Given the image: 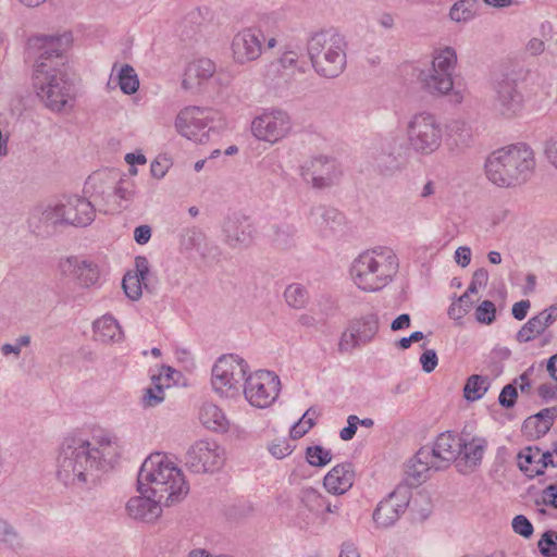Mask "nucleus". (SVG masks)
I'll use <instances>...</instances> for the list:
<instances>
[{
	"mask_svg": "<svg viewBox=\"0 0 557 557\" xmlns=\"http://www.w3.org/2000/svg\"><path fill=\"white\" fill-rule=\"evenodd\" d=\"M119 456L115 438L107 433L66 437L57 458V479L75 491L91 488L99 480V472Z\"/></svg>",
	"mask_w": 557,
	"mask_h": 557,
	"instance_id": "f257e3e1",
	"label": "nucleus"
},
{
	"mask_svg": "<svg viewBox=\"0 0 557 557\" xmlns=\"http://www.w3.org/2000/svg\"><path fill=\"white\" fill-rule=\"evenodd\" d=\"M40 53L33 72L37 96L52 112L73 108L75 91L65 66L64 53L72 42L71 34L36 38Z\"/></svg>",
	"mask_w": 557,
	"mask_h": 557,
	"instance_id": "f03ea898",
	"label": "nucleus"
},
{
	"mask_svg": "<svg viewBox=\"0 0 557 557\" xmlns=\"http://www.w3.org/2000/svg\"><path fill=\"white\" fill-rule=\"evenodd\" d=\"M137 483L145 485L165 506L182 500L189 492L182 470L161 453L151 454L141 465Z\"/></svg>",
	"mask_w": 557,
	"mask_h": 557,
	"instance_id": "7ed1b4c3",
	"label": "nucleus"
},
{
	"mask_svg": "<svg viewBox=\"0 0 557 557\" xmlns=\"http://www.w3.org/2000/svg\"><path fill=\"white\" fill-rule=\"evenodd\" d=\"M534 168V152L522 143L499 148L485 161L487 178L499 187H515L527 182Z\"/></svg>",
	"mask_w": 557,
	"mask_h": 557,
	"instance_id": "20e7f679",
	"label": "nucleus"
},
{
	"mask_svg": "<svg viewBox=\"0 0 557 557\" xmlns=\"http://www.w3.org/2000/svg\"><path fill=\"white\" fill-rule=\"evenodd\" d=\"M399 262L387 247H375L361 252L351 263L350 275L363 292H377L388 285L397 274Z\"/></svg>",
	"mask_w": 557,
	"mask_h": 557,
	"instance_id": "39448f33",
	"label": "nucleus"
},
{
	"mask_svg": "<svg viewBox=\"0 0 557 557\" xmlns=\"http://www.w3.org/2000/svg\"><path fill=\"white\" fill-rule=\"evenodd\" d=\"M345 37L335 29L314 33L307 41V53L319 76L335 78L346 67Z\"/></svg>",
	"mask_w": 557,
	"mask_h": 557,
	"instance_id": "423d86ee",
	"label": "nucleus"
},
{
	"mask_svg": "<svg viewBox=\"0 0 557 557\" xmlns=\"http://www.w3.org/2000/svg\"><path fill=\"white\" fill-rule=\"evenodd\" d=\"M223 120L212 109L186 107L175 119V128L183 137L199 144L210 140V134H218Z\"/></svg>",
	"mask_w": 557,
	"mask_h": 557,
	"instance_id": "0eeeda50",
	"label": "nucleus"
},
{
	"mask_svg": "<svg viewBox=\"0 0 557 557\" xmlns=\"http://www.w3.org/2000/svg\"><path fill=\"white\" fill-rule=\"evenodd\" d=\"M99 183V175L94 174L88 177L85 183L84 193L89 195L90 199L77 195L67 197L63 202V214L65 215V224L85 227L95 220L96 206L99 205L98 199L104 198L107 194ZM111 193H108L110 196Z\"/></svg>",
	"mask_w": 557,
	"mask_h": 557,
	"instance_id": "6e6552de",
	"label": "nucleus"
},
{
	"mask_svg": "<svg viewBox=\"0 0 557 557\" xmlns=\"http://www.w3.org/2000/svg\"><path fill=\"white\" fill-rule=\"evenodd\" d=\"M407 136L409 146L416 153L429 156L441 147L443 127L434 114L420 112L409 121Z\"/></svg>",
	"mask_w": 557,
	"mask_h": 557,
	"instance_id": "1a4fd4ad",
	"label": "nucleus"
},
{
	"mask_svg": "<svg viewBox=\"0 0 557 557\" xmlns=\"http://www.w3.org/2000/svg\"><path fill=\"white\" fill-rule=\"evenodd\" d=\"M247 370L245 360L236 355L220 357L212 368L213 391L222 397L237 396L245 382Z\"/></svg>",
	"mask_w": 557,
	"mask_h": 557,
	"instance_id": "9d476101",
	"label": "nucleus"
},
{
	"mask_svg": "<svg viewBox=\"0 0 557 557\" xmlns=\"http://www.w3.org/2000/svg\"><path fill=\"white\" fill-rule=\"evenodd\" d=\"M280 377L272 371L259 370L246 374L243 393L246 400L256 408L270 407L280 394Z\"/></svg>",
	"mask_w": 557,
	"mask_h": 557,
	"instance_id": "9b49d317",
	"label": "nucleus"
},
{
	"mask_svg": "<svg viewBox=\"0 0 557 557\" xmlns=\"http://www.w3.org/2000/svg\"><path fill=\"white\" fill-rule=\"evenodd\" d=\"M302 180L315 189H324L337 184L342 170L335 159L317 156L306 160L300 166Z\"/></svg>",
	"mask_w": 557,
	"mask_h": 557,
	"instance_id": "f8f14e48",
	"label": "nucleus"
},
{
	"mask_svg": "<svg viewBox=\"0 0 557 557\" xmlns=\"http://www.w3.org/2000/svg\"><path fill=\"white\" fill-rule=\"evenodd\" d=\"M224 460V449L213 441H198L185 454V466L194 473L213 472Z\"/></svg>",
	"mask_w": 557,
	"mask_h": 557,
	"instance_id": "ddd939ff",
	"label": "nucleus"
},
{
	"mask_svg": "<svg viewBox=\"0 0 557 557\" xmlns=\"http://www.w3.org/2000/svg\"><path fill=\"white\" fill-rule=\"evenodd\" d=\"M523 108V96L518 90L517 82L504 73L494 82L493 110L507 119L518 115Z\"/></svg>",
	"mask_w": 557,
	"mask_h": 557,
	"instance_id": "4468645a",
	"label": "nucleus"
},
{
	"mask_svg": "<svg viewBox=\"0 0 557 557\" xmlns=\"http://www.w3.org/2000/svg\"><path fill=\"white\" fill-rule=\"evenodd\" d=\"M292 131V120L286 111L273 109L263 112L251 123L252 134L260 140L276 143Z\"/></svg>",
	"mask_w": 557,
	"mask_h": 557,
	"instance_id": "2eb2a0df",
	"label": "nucleus"
},
{
	"mask_svg": "<svg viewBox=\"0 0 557 557\" xmlns=\"http://www.w3.org/2000/svg\"><path fill=\"white\" fill-rule=\"evenodd\" d=\"M379 331V318L374 313L366 314L349 322L342 333L338 351L350 352L355 348L370 343Z\"/></svg>",
	"mask_w": 557,
	"mask_h": 557,
	"instance_id": "dca6fc26",
	"label": "nucleus"
},
{
	"mask_svg": "<svg viewBox=\"0 0 557 557\" xmlns=\"http://www.w3.org/2000/svg\"><path fill=\"white\" fill-rule=\"evenodd\" d=\"M374 169L384 176H393L405 166L403 144L398 137L383 138L372 153Z\"/></svg>",
	"mask_w": 557,
	"mask_h": 557,
	"instance_id": "f3484780",
	"label": "nucleus"
},
{
	"mask_svg": "<svg viewBox=\"0 0 557 557\" xmlns=\"http://www.w3.org/2000/svg\"><path fill=\"white\" fill-rule=\"evenodd\" d=\"M411 498V491L407 485H398L392 493L381 500L373 512V521L379 528H389L396 523L406 511Z\"/></svg>",
	"mask_w": 557,
	"mask_h": 557,
	"instance_id": "a211bd4d",
	"label": "nucleus"
},
{
	"mask_svg": "<svg viewBox=\"0 0 557 557\" xmlns=\"http://www.w3.org/2000/svg\"><path fill=\"white\" fill-rule=\"evenodd\" d=\"M265 36L257 27H246L236 33L232 39V54L234 62L244 65L260 58Z\"/></svg>",
	"mask_w": 557,
	"mask_h": 557,
	"instance_id": "6ab92c4d",
	"label": "nucleus"
},
{
	"mask_svg": "<svg viewBox=\"0 0 557 557\" xmlns=\"http://www.w3.org/2000/svg\"><path fill=\"white\" fill-rule=\"evenodd\" d=\"M137 490L140 495L128 499L126 512L134 520L153 522L162 513L161 504L164 503V499L153 497L150 490L139 483H137Z\"/></svg>",
	"mask_w": 557,
	"mask_h": 557,
	"instance_id": "aec40b11",
	"label": "nucleus"
},
{
	"mask_svg": "<svg viewBox=\"0 0 557 557\" xmlns=\"http://www.w3.org/2000/svg\"><path fill=\"white\" fill-rule=\"evenodd\" d=\"M462 451V438L450 431L441 433L433 446H429V453L435 459L436 467L446 470L450 465L458 460Z\"/></svg>",
	"mask_w": 557,
	"mask_h": 557,
	"instance_id": "412c9836",
	"label": "nucleus"
},
{
	"mask_svg": "<svg viewBox=\"0 0 557 557\" xmlns=\"http://www.w3.org/2000/svg\"><path fill=\"white\" fill-rule=\"evenodd\" d=\"M224 243L231 248L249 247L256 235V228L251 221L244 215H233L223 224Z\"/></svg>",
	"mask_w": 557,
	"mask_h": 557,
	"instance_id": "4be33fe9",
	"label": "nucleus"
},
{
	"mask_svg": "<svg viewBox=\"0 0 557 557\" xmlns=\"http://www.w3.org/2000/svg\"><path fill=\"white\" fill-rule=\"evenodd\" d=\"M60 270L65 275L75 276L85 287L94 286L99 280V269L91 261L69 257L60 262Z\"/></svg>",
	"mask_w": 557,
	"mask_h": 557,
	"instance_id": "5701e85b",
	"label": "nucleus"
},
{
	"mask_svg": "<svg viewBox=\"0 0 557 557\" xmlns=\"http://www.w3.org/2000/svg\"><path fill=\"white\" fill-rule=\"evenodd\" d=\"M436 461L429 453V446L421 447L407 463L406 474L412 480L411 485H419L430 478L432 471H442L436 467Z\"/></svg>",
	"mask_w": 557,
	"mask_h": 557,
	"instance_id": "b1692460",
	"label": "nucleus"
},
{
	"mask_svg": "<svg viewBox=\"0 0 557 557\" xmlns=\"http://www.w3.org/2000/svg\"><path fill=\"white\" fill-rule=\"evenodd\" d=\"M342 222L343 215L335 208L317 205L310 209L309 223L322 236H329Z\"/></svg>",
	"mask_w": 557,
	"mask_h": 557,
	"instance_id": "393cba45",
	"label": "nucleus"
},
{
	"mask_svg": "<svg viewBox=\"0 0 557 557\" xmlns=\"http://www.w3.org/2000/svg\"><path fill=\"white\" fill-rule=\"evenodd\" d=\"M487 442L482 437H473L469 442L462 440V451L457 460L458 471L466 474L474 471L481 463Z\"/></svg>",
	"mask_w": 557,
	"mask_h": 557,
	"instance_id": "a878e982",
	"label": "nucleus"
},
{
	"mask_svg": "<svg viewBox=\"0 0 557 557\" xmlns=\"http://www.w3.org/2000/svg\"><path fill=\"white\" fill-rule=\"evenodd\" d=\"M355 471L352 463L344 462L335 466L324 476V487L334 495L346 493L354 484Z\"/></svg>",
	"mask_w": 557,
	"mask_h": 557,
	"instance_id": "bb28decb",
	"label": "nucleus"
},
{
	"mask_svg": "<svg viewBox=\"0 0 557 557\" xmlns=\"http://www.w3.org/2000/svg\"><path fill=\"white\" fill-rule=\"evenodd\" d=\"M419 81L423 90L432 96L447 95L454 87V81L450 74L436 71L432 67L421 71Z\"/></svg>",
	"mask_w": 557,
	"mask_h": 557,
	"instance_id": "cd10ccee",
	"label": "nucleus"
},
{
	"mask_svg": "<svg viewBox=\"0 0 557 557\" xmlns=\"http://www.w3.org/2000/svg\"><path fill=\"white\" fill-rule=\"evenodd\" d=\"M215 73V64L210 59L201 58L190 62L184 73L182 85L185 89H193L209 79Z\"/></svg>",
	"mask_w": 557,
	"mask_h": 557,
	"instance_id": "c85d7f7f",
	"label": "nucleus"
},
{
	"mask_svg": "<svg viewBox=\"0 0 557 557\" xmlns=\"http://www.w3.org/2000/svg\"><path fill=\"white\" fill-rule=\"evenodd\" d=\"M94 338L103 344L117 343L123 339V331L111 314H103L92 323Z\"/></svg>",
	"mask_w": 557,
	"mask_h": 557,
	"instance_id": "c756f323",
	"label": "nucleus"
},
{
	"mask_svg": "<svg viewBox=\"0 0 557 557\" xmlns=\"http://www.w3.org/2000/svg\"><path fill=\"white\" fill-rule=\"evenodd\" d=\"M298 53L295 51H285L276 62H271L267 67V77L274 81L276 74L281 73L282 77H289L297 70L305 73L306 69L298 62Z\"/></svg>",
	"mask_w": 557,
	"mask_h": 557,
	"instance_id": "7c9ffc66",
	"label": "nucleus"
},
{
	"mask_svg": "<svg viewBox=\"0 0 557 557\" xmlns=\"http://www.w3.org/2000/svg\"><path fill=\"white\" fill-rule=\"evenodd\" d=\"M200 421L212 431H226L228 426L227 419L223 411L213 404H206L200 411Z\"/></svg>",
	"mask_w": 557,
	"mask_h": 557,
	"instance_id": "2f4dec72",
	"label": "nucleus"
},
{
	"mask_svg": "<svg viewBox=\"0 0 557 557\" xmlns=\"http://www.w3.org/2000/svg\"><path fill=\"white\" fill-rule=\"evenodd\" d=\"M24 547L23 537L5 519L0 518V549L18 552Z\"/></svg>",
	"mask_w": 557,
	"mask_h": 557,
	"instance_id": "473e14b6",
	"label": "nucleus"
},
{
	"mask_svg": "<svg viewBox=\"0 0 557 557\" xmlns=\"http://www.w3.org/2000/svg\"><path fill=\"white\" fill-rule=\"evenodd\" d=\"M457 63V53L454 48L445 47L434 51L432 60V69L450 74L453 77Z\"/></svg>",
	"mask_w": 557,
	"mask_h": 557,
	"instance_id": "72a5a7b5",
	"label": "nucleus"
},
{
	"mask_svg": "<svg viewBox=\"0 0 557 557\" xmlns=\"http://www.w3.org/2000/svg\"><path fill=\"white\" fill-rule=\"evenodd\" d=\"M490 384L487 376L480 374L469 376L463 387L465 398L470 401L481 399L490 388Z\"/></svg>",
	"mask_w": 557,
	"mask_h": 557,
	"instance_id": "f704fd0d",
	"label": "nucleus"
},
{
	"mask_svg": "<svg viewBox=\"0 0 557 557\" xmlns=\"http://www.w3.org/2000/svg\"><path fill=\"white\" fill-rule=\"evenodd\" d=\"M476 12V0H459L450 8L449 17L456 23H467L474 18Z\"/></svg>",
	"mask_w": 557,
	"mask_h": 557,
	"instance_id": "c9c22d12",
	"label": "nucleus"
},
{
	"mask_svg": "<svg viewBox=\"0 0 557 557\" xmlns=\"http://www.w3.org/2000/svg\"><path fill=\"white\" fill-rule=\"evenodd\" d=\"M557 418V407L544 408L537 413L527 418L523 422V430H530L533 423L542 422L540 435H545L554 424Z\"/></svg>",
	"mask_w": 557,
	"mask_h": 557,
	"instance_id": "e433bc0d",
	"label": "nucleus"
},
{
	"mask_svg": "<svg viewBox=\"0 0 557 557\" xmlns=\"http://www.w3.org/2000/svg\"><path fill=\"white\" fill-rule=\"evenodd\" d=\"M284 298L290 308L301 309L307 305L309 295L302 285L294 283L286 287Z\"/></svg>",
	"mask_w": 557,
	"mask_h": 557,
	"instance_id": "4c0bfd02",
	"label": "nucleus"
},
{
	"mask_svg": "<svg viewBox=\"0 0 557 557\" xmlns=\"http://www.w3.org/2000/svg\"><path fill=\"white\" fill-rule=\"evenodd\" d=\"M117 84L121 90L126 95H133L138 90L139 81L135 70L131 65L125 64L121 67L117 75Z\"/></svg>",
	"mask_w": 557,
	"mask_h": 557,
	"instance_id": "58836bf2",
	"label": "nucleus"
},
{
	"mask_svg": "<svg viewBox=\"0 0 557 557\" xmlns=\"http://www.w3.org/2000/svg\"><path fill=\"white\" fill-rule=\"evenodd\" d=\"M122 286L125 295L132 299L137 300L143 294V287H148L147 281L139 278L138 276L126 273L122 281Z\"/></svg>",
	"mask_w": 557,
	"mask_h": 557,
	"instance_id": "ea45409f",
	"label": "nucleus"
},
{
	"mask_svg": "<svg viewBox=\"0 0 557 557\" xmlns=\"http://www.w3.org/2000/svg\"><path fill=\"white\" fill-rule=\"evenodd\" d=\"M306 459L313 467H323L332 460V454L320 445L309 446L306 449Z\"/></svg>",
	"mask_w": 557,
	"mask_h": 557,
	"instance_id": "a19ab883",
	"label": "nucleus"
},
{
	"mask_svg": "<svg viewBox=\"0 0 557 557\" xmlns=\"http://www.w3.org/2000/svg\"><path fill=\"white\" fill-rule=\"evenodd\" d=\"M301 502L312 512H320L326 504V498L317 490L307 487L301 492Z\"/></svg>",
	"mask_w": 557,
	"mask_h": 557,
	"instance_id": "79ce46f5",
	"label": "nucleus"
},
{
	"mask_svg": "<svg viewBox=\"0 0 557 557\" xmlns=\"http://www.w3.org/2000/svg\"><path fill=\"white\" fill-rule=\"evenodd\" d=\"M206 237L201 230L197 227L187 228L181 238V245L186 250H200Z\"/></svg>",
	"mask_w": 557,
	"mask_h": 557,
	"instance_id": "37998d69",
	"label": "nucleus"
},
{
	"mask_svg": "<svg viewBox=\"0 0 557 557\" xmlns=\"http://www.w3.org/2000/svg\"><path fill=\"white\" fill-rule=\"evenodd\" d=\"M39 221L49 226L57 224H65V215L63 214V205L48 206L40 213Z\"/></svg>",
	"mask_w": 557,
	"mask_h": 557,
	"instance_id": "c03bdc74",
	"label": "nucleus"
},
{
	"mask_svg": "<svg viewBox=\"0 0 557 557\" xmlns=\"http://www.w3.org/2000/svg\"><path fill=\"white\" fill-rule=\"evenodd\" d=\"M540 320L532 317L529 321L518 331L516 338L519 343H528L534 339L537 335L544 332L541 326Z\"/></svg>",
	"mask_w": 557,
	"mask_h": 557,
	"instance_id": "a18cd8bd",
	"label": "nucleus"
},
{
	"mask_svg": "<svg viewBox=\"0 0 557 557\" xmlns=\"http://www.w3.org/2000/svg\"><path fill=\"white\" fill-rule=\"evenodd\" d=\"M318 411L310 407L300 418V420L295 423L290 430V437L294 440H298L302 437L314 424L312 419L307 420L306 416H318Z\"/></svg>",
	"mask_w": 557,
	"mask_h": 557,
	"instance_id": "49530a36",
	"label": "nucleus"
},
{
	"mask_svg": "<svg viewBox=\"0 0 557 557\" xmlns=\"http://www.w3.org/2000/svg\"><path fill=\"white\" fill-rule=\"evenodd\" d=\"M539 548L544 557H557V532H544L539 541Z\"/></svg>",
	"mask_w": 557,
	"mask_h": 557,
	"instance_id": "de8ad7c7",
	"label": "nucleus"
},
{
	"mask_svg": "<svg viewBox=\"0 0 557 557\" xmlns=\"http://www.w3.org/2000/svg\"><path fill=\"white\" fill-rule=\"evenodd\" d=\"M475 319L483 324H492L496 318V307L491 300L482 301L475 309Z\"/></svg>",
	"mask_w": 557,
	"mask_h": 557,
	"instance_id": "09e8293b",
	"label": "nucleus"
},
{
	"mask_svg": "<svg viewBox=\"0 0 557 557\" xmlns=\"http://www.w3.org/2000/svg\"><path fill=\"white\" fill-rule=\"evenodd\" d=\"M534 462L536 463L535 454H533V448L531 446H528L518 453V467L527 476H529V473L532 471L531 465Z\"/></svg>",
	"mask_w": 557,
	"mask_h": 557,
	"instance_id": "8fccbe9b",
	"label": "nucleus"
},
{
	"mask_svg": "<svg viewBox=\"0 0 557 557\" xmlns=\"http://www.w3.org/2000/svg\"><path fill=\"white\" fill-rule=\"evenodd\" d=\"M512 529L513 531L525 537V539H529L532 536L533 532H534V529H533V525L532 523L530 522V520L523 516V515H518L516 516L513 519H512Z\"/></svg>",
	"mask_w": 557,
	"mask_h": 557,
	"instance_id": "3c124183",
	"label": "nucleus"
},
{
	"mask_svg": "<svg viewBox=\"0 0 557 557\" xmlns=\"http://www.w3.org/2000/svg\"><path fill=\"white\" fill-rule=\"evenodd\" d=\"M518 392L513 384L505 385L498 396V403L504 408H512L516 405Z\"/></svg>",
	"mask_w": 557,
	"mask_h": 557,
	"instance_id": "603ef678",
	"label": "nucleus"
},
{
	"mask_svg": "<svg viewBox=\"0 0 557 557\" xmlns=\"http://www.w3.org/2000/svg\"><path fill=\"white\" fill-rule=\"evenodd\" d=\"M293 449L294 448L286 438L274 441L269 446V451L276 459L285 458L293 453Z\"/></svg>",
	"mask_w": 557,
	"mask_h": 557,
	"instance_id": "864d4df0",
	"label": "nucleus"
},
{
	"mask_svg": "<svg viewBox=\"0 0 557 557\" xmlns=\"http://www.w3.org/2000/svg\"><path fill=\"white\" fill-rule=\"evenodd\" d=\"M153 388H148L146 391V394L144 396V404L148 407H154L163 401L164 399V392L162 386L156 382Z\"/></svg>",
	"mask_w": 557,
	"mask_h": 557,
	"instance_id": "5fc2aeb1",
	"label": "nucleus"
},
{
	"mask_svg": "<svg viewBox=\"0 0 557 557\" xmlns=\"http://www.w3.org/2000/svg\"><path fill=\"white\" fill-rule=\"evenodd\" d=\"M451 134H458L459 143L461 145L468 146L471 141V128L470 126L462 121H454L450 126Z\"/></svg>",
	"mask_w": 557,
	"mask_h": 557,
	"instance_id": "6e6d98bb",
	"label": "nucleus"
},
{
	"mask_svg": "<svg viewBox=\"0 0 557 557\" xmlns=\"http://www.w3.org/2000/svg\"><path fill=\"white\" fill-rule=\"evenodd\" d=\"M202 20H203V14H202L201 9H196V10L189 12L185 16L183 24H184V26L196 25L197 27L195 29H193L191 34H189L188 32H186V33L183 32V35H185L187 38H193L194 35H196L198 32H200Z\"/></svg>",
	"mask_w": 557,
	"mask_h": 557,
	"instance_id": "4d7b16f0",
	"label": "nucleus"
},
{
	"mask_svg": "<svg viewBox=\"0 0 557 557\" xmlns=\"http://www.w3.org/2000/svg\"><path fill=\"white\" fill-rule=\"evenodd\" d=\"M488 281V272L484 268L474 271L471 282L468 286V292L476 294L478 289L485 287Z\"/></svg>",
	"mask_w": 557,
	"mask_h": 557,
	"instance_id": "13d9d810",
	"label": "nucleus"
},
{
	"mask_svg": "<svg viewBox=\"0 0 557 557\" xmlns=\"http://www.w3.org/2000/svg\"><path fill=\"white\" fill-rule=\"evenodd\" d=\"M543 151L548 163L557 170V134L545 140Z\"/></svg>",
	"mask_w": 557,
	"mask_h": 557,
	"instance_id": "bf43d9fd",
	"label": "nucleus"
},
{
	"mask_svg": "<svg viewBox=\"0 0 557 557\" xmlns=\"http://www.w3.org/2000/svg\"><path fill=\"white\" fill-rule=\"evenodd\" d=\"M171 162L166 158H157L151 162L150 172L151 175L158 180L165 176L170 169Z\"/></svg>",
	"mask_w": 557,
	"mask_h": 557,
	"instance_id": "052dcab7",
	"label": "nucleus"
},
{
	"mask_svg": "<svg viewBox=\"0 0 557 557\" xmlns=\"http://www.w3.org/2000/svg\"><path fill=\"white\" fill-rule=\"evenodd\" d=\"M437 362L438 358L433 349H428L420 356V363L426 373H431L436 368Z\"/></svg>",
	"mask_w": 557,
	"mask_h": 557,
	"instance_id": "680f3d73",
	"label": "nucleus"
},
{
	"mask_svg": "<svg viewBox=\"0 0 557 557\" xmlns=\"http://www.w3.org/2000/svg\"><path fill=\"white\" fill-rule=\"evenodd\" d=\"M198 252L205 260H219L221 256L220 247L213 243H206V240Z\"/></svg>",
	"mask_w": 557,
	"mask_h": 557,
	"instance_id": "e2e57ef3",
	"label": "nucleus"
},
{
	"mask_svg": "<svg viewBox=\"0 0 557 557\" xmlns=\"http://www.w3.org/2000/svg\"><path fill=\"white\" fill-rule=\"evenodd\" d=\"M135 268L136 272L134 275L138 276L141 280L147 281L149 274V261L145 256H137L135 258Z\"/></svg>",
	"mask_w": 557,
	"mask_h": 557,
	"instance_id": "0e129e2a",
	"label": "nucleus"
},
{
	"mask_svg": "<svg viewBox=\"0 0 557 557\" xmlns=\"http://www.w3.org/2000/svg\"><path fill=\"white\" fill-rule=\"evenodd\" d=\"M357 421L354 418V414L348 416L347 418V426L341 430L339 437L343 441H350L354 438L356 432H357Z\"/></svg>",
	"mask_w": 557,
	"mask_h": 557,
	"instance_id": "69168bd1",
	"label": "nucleus"
},
{
	"mask_svg": "<svg viewBox=\"0 0 557 557\" xmlns=\"http://www.w3.org/2000/svg\"><path fill=\"white\" fill-rule=\"evenodd\" d=\"M543 504L557 509V485L550 484L543 492Z\"/></svg>",
	"mask_w": 557,
	"mask_h": 557,
	"instance_id": "338daca9",
	"label": "nucleus"
},
{
	"mask_svg": "<svg viewBox=\"0 0 557 557\" xmlns=\"http://www.w3.org/2000/svg\"><path fill=\"white\" fill-rule=\"evenodd\" d=\"M455 260L456 262L466 268L471 261V249L467 246H460L455 251Z\"/></svg>",
	"mask_w": 557,
	"mask_h": 557,
	"instance_id": "774afa93",
	"label": "nucleus"
}]
</instances>
